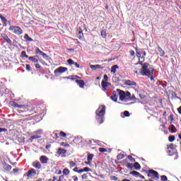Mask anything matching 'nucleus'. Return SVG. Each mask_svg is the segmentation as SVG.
Here are the masks:
<instances>
[{
  "instance_id": "54",
  "label": "nucleus",
  "mask_w": 181,
  "mask_h": 181,
  "mask_svg": "<svg viewBox=\"0 0 181 181\" xmlns=\"http://www.w3.org/2000/svg\"><path fill=\"white\" fill-rule=\"evenodd\" d=\"M25 69L28 71H30L32 70V68L30 67V64H26Z\"/></svg>"
},
{
  "instance_id": "52",
  "label": "nucleus",
  "mask_w": 181,
  "mask_h": 181,
  "mask_svg": "<svg viewBox=\"0 0 181 181\" xmlns=\"http://www.w3.org/2000/svg\"><path fill=\"white\" fill-rule=\"evenodd\" d=\"M161 181H168V177L166 175H161Z\"/></svg>"
},
{
  "instance_id": "18",
  "label": "nucleus",
  "mask_w": 181,
  "mask_h": 181,
  "mask_svg": "<svg viewBox=\"0 0 181 181\" xmlns=\"http://www.w3.org/2000/svg\"><path fill=\"white\" fill-rule=\"evenodd\" d=\"M124 84H125V86H136V82H135V81H131V80H126L125 81H124Z\"/></svg>"
},
{
  "instance_id": "27",
  "label": "nucleus",
  "mask_w": 181,
  "mask_h": 181,
  "mask_svg": "<svg viewBox=\"0 0 181 181\" xmlns=\"http://www.w3.org/2000/svg\"><path fill=\"white\" fill-rule=\"evenodd\" d=\"M168 129L169 131H171V134H175V132H176V127L173 124H171Z\"/></svg>"
},
{
  "instance_id": "11",
  "label": "nucleus",
  "mask_w": 181,
  "mask_h": 181,
  "mask_svg": "<svg viewBox=\"0 0 181 181\" xmlns=\"http://www.w3.org/2000/svg\"><path fill=\"white\" fill-rule=\"evenodd\" d=\"M67 71V68L64 66H59L54 71V74H57L59 73H66Z\"/></svg>"
},
{
  "instance_id": "49",
  "label": "nucleus",
  "mask_w": 181,
  "mask_h": 181,
  "mask_svg": "<svg viewBox=\"0 0 181 181\" xmlns=\"http://www.w3.org/2000/svg\"><path fill=\"white\" fill-rule=\"evenodd\" d=\"M113 83H118L119 80H118V78L117 76H113L112 78Z\"/></svg>"
},
{
  "instance_id": "7",
  "label": "nucleus",
  "mask_w": 181,
  "mask_h": 181,
  "mask_svg": "<svg viewBox=\"0 0 181 181\" xmlns=\"http://www.w3.org/2000/svg\"><path fill=\"white\" fill-rule=\"evenodd\" d=\"M37 173L34 168H30L28 171L24 174V176L28 177V179H32V177H35V176H36Z\"/></svg>"
},
{
  "instance_id": "58",
  "label": "nucleus",
  "mask_w": 181,
  "mask_h": 181,
  "mask_svg": "<svg viewBox=\"0 0 181 181\" xmlns=\"http://www.w3.org/2000/svg\"><path fill=\"white\" fill-rule=\"evenodd\" d=\"M110 179H111V180H115V181H117V180H118V177H115V176H111L110 177Z\"/></svg>"
},
{
  "instance_id": "38",
  "label": "nucleus",
  "mask_w": 181,
  "mask_h": 181,
  "mask_svg": "<svg viewBox=\"0 0 181 181\" xmlns=\"http://www.w3.org/2000/svg\"><path fill=\"white\" fill-rule=\"evenodd\" d=\"M0 19L1 20L3 23H6V22H8V20L6 19V18L4 17L2 14H0Z\"/></svg>"
},
{
  "instance_id": "46",
  "label": "nucleus",
  "mask_w": 181,
  "mask_h": 181,
  "mask_svg": "<svg viewBox=\"0 0 181 181\" xmlns=\"http://www.w3.org/2000/svg\"><path fill=\"white\" fill-rule=\"evenodd\" d=\"M169 142H173L175 141V136L171 135L168 137Z\"/></svg>"
},
{
  "instance_id": "3",
  "label": "nucleus",
  "mask_w": 181,
  "mask_h": 181,
  "mask_svg": "<svg viewBox=\"0 0 181 181\" xmlns=\"http://www.w3.org/2000/svg\"><path fill=\"white\" fill-rule=\"evenodd\" d=\"M11 107H13L14 108H18L19 110H23L24 112H27L25 114L21 115V117H29L30 115H32V114L29 112V105H19L15 101L11 102Z\"/></svg>"
},
{
  "instance_id": "20",
  "label": "nucleus",
  "mask_w": 181,
  "mask_h": 181,
  "mask_svg": "<svg viewBox=\"0 0 181 181\" xmlns=\"http://www.w3.org/2000/svg\"><path fill=\"white\" fill-rule=\"evenodd\" d=\"M78 37L81 40L84 37V34L83 33V30L81 28H78Z\"/></svg>"
},
{
  "instance_id": "37",
  "label": "nucleus",
  "mask_w": 181,
  "mask_h": 181,
  "mask_svg": "<svg viewBox=\"0 0 181 181\" xmlns=\"http://www.w3.org/2000/svg\"><path fill=\"white\" fill-rule=\"evenodd\" d=\"M69 168L71 169L72 168H74L75 166H76V163L74 161H70L69 163Z\"/></svg>"
},
{
  "instance_id": "25",
  "label": "nucleus",
  "mask_w": 181,
  "mask_h": 181,
  "mask_svg": "<svg viewBox=\"0 0 181 181\" xmlns=\"http://www.w3.org/2000/svg\"><path fill=\"white\" fill-rule=\"evenodd\" d=\"M133 166L135 170H140L141 169V165L138 162H135L134 164H133Z\"/></svg>"
},
{
  "instance_id": "5",
  "label": "nucleus",
  "mask_w": 181,
  "mask_h": 181,
  "mask_svg": "<svg viewBox=\"0 0 181 181\" xmlns=\"http://www.w3.org/2000/svg\"><path fill=\"white\" fill-rule=\"evenodd\" d=\"M8 30L11 32V33L17 35V36H21V35L23 33V30L19 26L11 25L8 28Z\"/></svg>"
},
{
  "instance_id": "39",
  "label": "nucleus",
  "mask_w": 181,
  "mask_h": 181,
  "mask_svg": "<svg viewBox=\"0 0 181 181\" xmlns=\"http://www.w3.org/2000/svg\"><path fill=\"white\" fill-rule=\"evenodd\" d=\"M21 57H22V59H23V57H25V59H28L29 57V56H28V54H26L25 51H23V52H21Z\"/></svg>"
},
{
  "instance_id": "14",
  "label": "nucleus",
  "mask_w": 181,
  "mask_h": 181,
  "mask_svg": "<svg viewBox=\"0 0 181 181\" xmlns=\"http://www.w3.org/2000/svg\"><path fill=\"white\" fill-rule=\"evenodd\" d=\"M75 83L78 84V86L80 87V88H84V86H86V83H84V81L81 79H77L75 81Z\"/></svg>"
},
{
  "instance_id": "50",
  "label": "nucleus",
  "mask_w": 181,
  "mask_h": 181,
  "mask_svg": "<svg viewBox=\"0 0 181 181\" xmlns=\"http://www.w3.org/2000/svg\"><path fill=\"white\" fill-rule=\"evenodd\" d=\"M67 63H68V64H69L70 66H71V64H74L75 62H74L73 59H69L67 60Z\"/></svg>"
},
{
  "instance_id": "57",
  "label": "nucleus",
  "mask_w": 181,
  "mask_h": 181,
  "mask_svg": "<svg viewBox=\"0 0 181 181\" xmlns=\"http://www.w3.org/2000/svg\"><path fill=\"white\" fill-rule=\"evenodd\" d=\"M124 117H129V111H127V110H125L124 112Z\"/></svg>"
},
{
  "instance_id": "26",
  "label": "nucleus",
  "mask_w": 181,
  "mask_h": 181,
  "mask_svg": "<svg viewBox=\"0 0 181 181\" xmlns=\"http://www.w3.org/2000/svg\"><path fill=\"white\" fill-rule=\"evenodd\" d=\"M117 69H119L118 65H113L111 67V73H113V74H115L117 73Z\"/></svg>"
},
{
  "instance_id": "63",
  "label": "nucleus",
  "mask_w": 181,
  "mask_h": 181,
  "mask_svg": "<svg viewBox=\"0 0 181 181\" xmlns=\"http://www.w3.org/2000/svg\"><path fill=\"white\" fill-rule=\"evenodd\" d=\"M82 179H87V177H88V176L87 175V174H83L81 176Z\"/></svg>"
},
{
  "instance_id": "64",
  "label": "nucleus",
  "mask_w": 181,
  "mask_h": 181,
  "mask_svg": "<svg viewBox=\"0 0 181 181\" xmlns=\"http://www.w3.org/2000/svg\"><path fill=\"white\" fill-rule=\"evenodd\" d=\"M177 110L178 111V114L181 115V106H180Z\"/></svg>"
},
{
  "instance_id": "10",
  "label": "nucleus",
  "mask_w": 181,
  "mask_h": 181,
  "mask_svg": "<svg viewBox=\"0 0 181 181\" xmlns=\"http://www.w3.org/2000/svg\"><path fill=\"white\" fill-rule=\"evenodd\" d=\"M67 153V150L62 148H59L57 151V155H59V156H62V158H64V155Z\"/></svg>"
},
{
  "instance_id": "48",
  "label": "nucleus",
  "mask_w": 181,
  "mask_h": 181,
  "mask_svg": "<svg viewBox=\"0 0 181 181\" xmlns=\"http://www.w3.org/2000/svg\"><path fill=\"white\" fill-rule=\"evenodd\" d=\"M61 146H65V148H69L70 146V144H66L64 142L60 143Z\"/></svg>"
},
{
  "instance_id": "31",
  "label": "nucleus",
  "mask_w": 181,
  "mask_h": 181,
  "mask_svg": "<svg viewBox=\"0 0 181 181\" xmlns=\"http://www.w3.org/2000/svg\"><path fill=\"white\" fill-rule=\"evenodd\" d=\"M81 173H83V172H91V168L88 167H85L83 169H81Z\"/></svg>"
},
{
  "instance_id": "28",
  "label": "nucleus",
  "mask_w": 181,
  "mask_h": 181,
  "mask_svg": "<svg viewBox=\"0 0 181 181\" xmlns=\"http://www.w3.org/2000/svg\"><path fill=\"white\" fill-rule=\"evenodd\" d=\"M24 39L26 40V42H33V39L29 37V35L28 34H25Z\"/></svg>"
},
{
  "instance_id": "62",
  "label": "nucleus",
  "mask_w": 181,
  "mask_h": 181,
  "mask_svg": "<svg viewBox=\"0 0 181 181\" xmlns=\"http://www.w3.org/2000/svg\"><path fill=\"white\" fill-rule=\"evenodd\" d=\"M129 54L132 55V56H135V51L131 50V51L129 52Z\"/></svg>"
},
{
  "instance_id": "30",
  "label": "nucleus",
  "mask_w": 181,
  "mask_h": 181,
  "mask_svg": "<svg viewBox=\"0 0 181 181\" xmlns=\"http://www.w3.org/2000/svg\"><path fill=\"white\" fill-rule=\"evenodd\" d=\"M40 138H42V136L33 135L30 136V141H33V139H40Z\"/></svg>"
},
{
  "instance_id": "21",
  "label": "nucleus",
  "mask_w": 181,
  "mask_h": 181,
  "mask_svg": "<svg viewBox=\"0 0 181 181\" xmlns=\"http://www.w3.org/2000/svg\"><path fill=\"white\" fill-rule=\"evenodd\" d=\"M3 168L4 170H6L7 172H9V170L12 169V166L6 163H3Z\"/></svg>"
},
{
  "instance_id": "55",
  "label": "nucleus",
  "mask_w": 181,
  "mask_h": 181,
  "mask_svg": "<svg viewBox=\"0 0 181 181\" xmlns=\"http://www.w3.org/2000/svg\"><path fill=\"white\" fill-rule=\"evenodd\" d=\"M103 81L108 82V76L107 74L103 76Z\"/></svg>"
},
{
  "instance_id": "42",
  "label": "nucleus",
  "mask_w": 181,
  "mask_h": 181,
  "mask_svg": "<svg viewBox=\"0 0 181 181\" xmlns=\"http://www.w3.org/2000/svg\"><path fill=\"white\" fill-rule=\"evenodd\" d=\"M175 120V118L173 117V115H170L168 117V121H170V124H172L173 121Z\"/></svg>"
},
{
  "instance_id": "9",
  "label": "nucleus",
  "mask_w": 181,
  "mask_h": 181,
  "mask_svg": "<svg viewBox=\"0 0 181 181\" xmlns=\"http://www.w3.org/2000/svg\"><path fill=\"white\" fill-rule=\"evenodd\" d=\"M147 176L148 177H156V179H159V173L158 171H156L155 170H149L148 171Z\"/></svg>"
},
{
  "instance_id": "51",
  "label": "nucleus",
  "mask_w": 181,
  "mask_h": 181,
  "mask_svg": "<svg viewBox=\"0 0 181 181\" xmlns=\"http://www.w3.org/2000/svg\"><path fill=\"white\" fill-rule=\"evenodd\" d=\"M144 62H145V58L141 59L137 63V64H141V66H144Z\"/></svg>"
},
{
  "instance_id": "41",
  "label": "nucleus",
  "mask_w": 181,
  "mask_h": 181,
  "mask_svg": "<svg viewBox=\"0 0 181 181\" xmlns=\"http://www.w3.org/2000/svg\"><path fill=\"white\" fill-rule=\"evenodd\" d=\"M130 175H132L133 176H139L140 173L138 171H132L130 172Z\"/></svg>"
},
{
  "instance_id": "12",
  "label": "nucleus",
  "mask_w": 181,
  "mask_h": 181,
  "mask_svg": "<svg viewBox=\"0 0 181 181\" xmlns=\"http://www.w3.org/2000/svg\"><path fill=\"white\" fill-rule=\"evenodd\" d=\"M33 168H35V169H42V163H40V161L39 160H35L32 163Z\"/></svg>"
},
{
  "instance_id": "32",
  "label": "nucleus",
  "mask_w": 181,
  "mask_h": 181,
  "mask_svg": "<svg viewBox=\"0 0 181 181\" xmlns=\"http://www.w3.org/2000/svg\"><path fill=\"white\" fill-rule=\"evenodd\" d=\"M62 173L63 175H65V176H67V175H70V170H69V168H64Z\"/></svg>"
},
{
  "instance_id": "59",
  "label": "nucleus",
  "mask_w": 181,
  "mask_h": 181,
  "mask_svg": "<svg viewBox=\"0 0 181 181\" xmlns=\"http://www.w3.org/2000/svg\"><path fill=\"white\" fill-rule=\"evenodd\" d=\"M56 180H57V177H52V178H50L49 180H48V181H56Z\"/></svg>"
},
{
  "instance_id": "22",
  "label": "nucleus",
  "mask_w": 181,
  "mask_h": 181,
  "mask_svg": "<svg viewBox=\"0 0 181 181\" xmlns=\"http://www.w3.org/2000/svg\"><path fill=\"white\" fill-rule=\"evenodd\" d=\"M111 99L112 100V101H115V103H117V101H118V95H117L116 91H113L112 96H111Z\"/></svg>"
},
{
  "instance_id": "16",
  "label": "nucleus",
  "mask_w": 181,
  "mask_h": 181,
  "mask_svg": "<svg viewBox=\"0 0 181 181\" xmlns=\"http://www.w3.org/2000/svg\"><path fill=\"white\" fill-rule=\"evenodd\" d=\"M48 160H49V158H47V156H41L40 157V162L41 163H43V164L47 163Z\"/></svg>"
},
{
  "instance_id": "13",
  "label": "nucleus",
  "mask_w": 181,
  "mask_h": 181,
  "mask_svg": "<svg viewBox=\"0 0 181 181\" xmlns=\"http://www.w3.org/2000/svg\"><path fill=\"white\" fill-rule=\"evenodd\" d=\"M35 54H40V56H42L44 59H46L47 57V54L46 53L43 52V51L40 50V49L37 48L35 49Z\"/></svg>"
},
{
  "instance_id": "19",
  "label": "nucleus",
  "mask_w": 181,
  "mask_h": 181,
  "mask_svg": "<svg viewBox=\"0 0 181 181\" xmlns=\"http://www.w3.org/2000/svg\"><path fill=\"white\" fill-rule=\"evenodd\" d=\"M64 78H70L71 80H81V77L77 76V75H73L69 76L64 77Z\"/></svg>"
},
{
  "instance_id": "35",
  "label": "nucleus",
  "mask_w": 181,
  "mask_h": 181,
  "mask_svg": "<svg viewBox=\"0 0 181 181\" xmlns=\"http://www.w3.org/2000/svg\"><path fill=\"white\" fill-rule=\"evenodd\" d=\"M126 167L128 168V169H131V170H132V169H134V164L133 163H129L126 165Z\"/></svg>"
},
{
  "instance_id": "23",
  "label": "nucleus",
  "mask_w": 181,
  "mask_h": 181,
  "mask_svg": "<svg viewBox=\"0 0 181 181\" xmlns=\"http://www.w3.org/2000/svg\"><path fill=\"white\" fill-rule=\"evenodd\" d=\"M90 68L92 69V70H97V69H104V66H101V65L100 64H95V65H90Z\"/></svg>"
},
{
  "instance_id": "4",
  "label": "nucleus",
  "mask_w": 181,
  "mask_h": 181,
  "mask_svg": "<svg viewBox=\"0 0 181 181\" xmlns=\"http://www.w3.org/2000/svg\"><path fill=\"white\" fill-rule=\"evenodd\" d=\"M117 91L118 92L120 101H128V97L131 96V92H125L121 89H117Z\"/></svg>"
},
{
  "instance_id": "43",
  "label": "nucleus",
  "mask_w": 181,
  "mask_h": 181,
  "mask_svg": "<svg viewBox=\"0 0 181 181\" xmlns=\"http://www.w3.org/2000/svg\"><path fill=\"white\" fill-rule=\"evenodd\" d=\"M74 172H76V173H81V172H80L81 170V169H80V168L78 167H75L73 169Z\"/></svg>"
},
{
  "instance_id": "36",
  "label": "nucleus",
  "mask_w": 181,
  "mask_h": 181,
  "mask_svg": "<svg viewBox=\"0 0 181 181\" xmlns=\"http://www.w3.org/2000/svg\"><path fill=\"white\" fill-rule=\"evenodd\" d=\"M176 146H175V144H170L169 146H168L167 149H171L172 151L175 150Z\"/></svg>"
},
{
  "instance_id": "61",
  "label": "nucleus",
  "mask_w": 181,
  "mask_h": 181,
  "mask_svg": "<svg viewBox=\"0 0 181 181\" xmlns=\"http://www.w3.org/2000/svg\"><path fill=\"white\" fill-rule=\"evenodd\" d=\"M18 172H19V169H18V168L13 169V173H18Z\"/></svg>"
},
{
  "instance_id": "8",
  "label": "nucleus",
  "mask_w": 181,
  "mask_h": 181,
  "mask_svg": "<svg viewBox=\"0 0 181 181\" xmlns=\"http://www.w3.org/2000/svg\"><path fill=\"white\" fill-rule=\"evenodd\" d=\"M1 40H4V43H5L6 42V43H8V45H10V46L12 45V40H11V38H9V37H8V35L5 33H1Z\"/></svg>"
},
{
  "instance_id": "24",
  "label": "nucleus",
  "mask_w": 181,
  "mask_h": 181,
  "mask_svg": "<svg viewBox=\"0 0 181 181\" xmlns=\"http://www.w3.org/2000/svg\"><path fill=\"white\" fill-rule=\"evenodd\" d=\"M93 158H94V154H88V162L87 164L88 165H90L91 164V160H93Z\"/></svg>"
},
{
  "instance_id": "29",
  "label": "nucleus",
  "mask_w": 181,
  "mask_h": 181,
  "mask_svg": "<svg viewBox=\"0 0 181 181\" xmlns=\"http://www.w3.org/2000/svg\"><path fill=\"white\" fill-rule=\"evenodd\" d=\"M158 52L160 53V56L161 57H163V56H165V51H163V49H162V48H160V47H158Z\"/></svg>"
},
{
  "instance_id": "44",
  "label": "nucleus",
  "mask_w": 181,
  "mask_h": 181,
  "mask_svg": "<svg viewBox=\"0 0 181 181\" xmlns=\"http://www.w3.org/2000/svg\"><path fill=\"white\" fill-rule=\"evenodd\" d=\"M59 135H60V134H59L58 133H53L52 138L54 139H59Z\"/></svg>"
},
{
  "instance_id": "1",
  "label": "nucleus",
  "mask_w": 181,
  "mask_h": 181,
  "mask_svg": "<svg viewBox=\"0 0 181 181\" xmlns=\"http://www.w3.org/2000/svg\"><path fill=\"white\" fill-rule=\"evenodd\" d=\"M153 71H155V69H153V66L148 62H145L140 69V74L141 76L150 77V80H151V81L154 80Z\"/></svg>"
},
{
  "instance_id": "6",
  "label": "nucleus",
  "mask_w": 181,
  "mask_h": 181,
  "mask_svg": "<svg viewBox=\"0 0 181 181\" xmlns=\"http://www.w3.org/2000/svg\"><path fill=\"white\" fill-rule=\"evenodd\" d=\"M136 54L139 60H141V59H145L146 57V52H145V49L136 48Z\"/></svg>"
},
{
  "instance_id": "34",
  "label": "nucleus",
  "mask_w": 181,
  "mask_h": 181,
  "mask_svg": "<svg viewBox=\"0 0 181 181\" xmlns=\"http://www.w3.org/2000/svg\"><path fill=\"white\" fill-rule=\"evenodd\" d=\"M124 158H125V155H124V154H122V153H119V154L117 155V160H121V159H124Z\"/></svg>"
},
{
  "instance_id": "56",
  "label": "nucleus",
  "mask_w": 181,
  "mask_h": 181,
  "mask_svg": "<svg viewBox=\"0 0 181 181\" xmlns=\"http://www.w3.org/2000/svg\"><path fill=\"white\" fill-rule=\"evenodd\" d=\"M1 132H8V129L1 128L0 127V133Z\"/></svg>"
},
{
  "instance_id": "17",
  "label": "nucleus",
  "mask_w": 181,
  "mask_h": 181,
  "mask_svg": "<svg viewBox=\"0 0 181 181\" xmlns=\"http://www.w3.org/2000/svg\"><path fill=\"white\" fill-rule=\"evenodd\" d=\"M38 57H39L37 55L30 57L28 58V60H30V62H32L33 63H39V59H37Z\"/></svg>"
},
{
  "instance_id": "33",
  "label": "nucleus",
  "mask_w": 181,
  "mask_h": 181,
  "mask_svg": "<svg viewBox=\"0 0 181 181\" xmlns=\"http://www.w3.org/2000/svg\"><path fill=\"white\" fill-rule=\"evenodd\" d=\"M135 100H136V97H135V95H132V96L130 95V97L127 98V101H135Z\"/></svg>"
},
{
  "instance_id": "15",
  "label": "nucleus",
  "mask_w": 181,
  "mask_h": 181,
  "mask_svg": "<svg viewBox=\"0 0 181 181\" xmlns=\"http://www.w3.org/2000/svg\"><path fill=\"white\" fill-rule=\"evenodd\" d=\"M101 86L104 91H107V87H109V86H111V83H110V82L102 81Z\"/></svg>"
},
{
  "instance_id": "45",
  "label": "nucleus",
  "mask_w": 181,
  "mask_h": 181,
  "mask_svg": "<svg viewBox=\"0 0 181 181\" xmlns=\"http://www.w3.org/2000/svg\"><path fill=\"white\" fill-rule=\"evenodd\" d=\"M99 152H100L101 153H104L105 152H107V151L105 148H99Z\"/></svg>"
},
{
  "instance_id": "47",
  "label": "nucleus",
  "mask_w": 181,
  "mask_h": 181,
  "mask_svg": "<svg viewBox=\"0 0 181 181\" xmlns=\"http://www.w3.org/2000/svg\"><path fill=\"white\" fill-rule=\"evenodd\" d=\"M59 136H62V138H66V136H67V134H66L64 132H60Z\"/></svg>"
},
{
  "instance_id": "2",
  "label": "nucleus",
  "mask_w": 181,
  "mask_h": 181,
  "mask_svg": "<svg viewBox=\"0 0 181 181\" xmlns=\"http://www.w3.org/2000/svg\"><path fill=\"white\" fill-rule=\"evenodd\" d=\"M95 120L100 124L104 122V115H105V105H100L95 111Z\"/></svg>"
},
{
  "instance_id": "53",
  "label": "nucleus",
  "mask_w": 181,
  "mask_h": 181,
  "mask_svg": "<svg viewBox=\"0 0 181 181\" xmlns=\"http://www.w3.org/2000/svg\"><path fill=\"white\" fill-rule=\"evenodd\" d=\"M128 159H129L130 162H135V158L132 157V156H128Z\"/></svg>"
},
{
  "instance_id": "60",
  "label": "nucleus",
  "mask_w": 181,
  "mask_h": 181,
  "mask_svg": "<svg viewBox=\"0 0 181 181\" xmlns=\"http://www.w3.org/2000/svg\"><path fill=\"white\" fill-rule=\"evenodd\" d=\"M74 64L75 67H76V69H80V64H78V63L74 62Z\"/></svg>"
},
{
  "instance_id": "40",
  "label": "nucleus",
  "mask_w": 181,
  "mask_h": 181,
  "mask_svg": "<svg viewBox=\"0 0 181 181\" xmlns=\"http://www.w3.org/2000/svg\"><path fill=\"white\" fill-rule=\"evenodd\" d=\"M101 36H102V37H107V30H101Z\"/></svg>"
}]
</instances>
